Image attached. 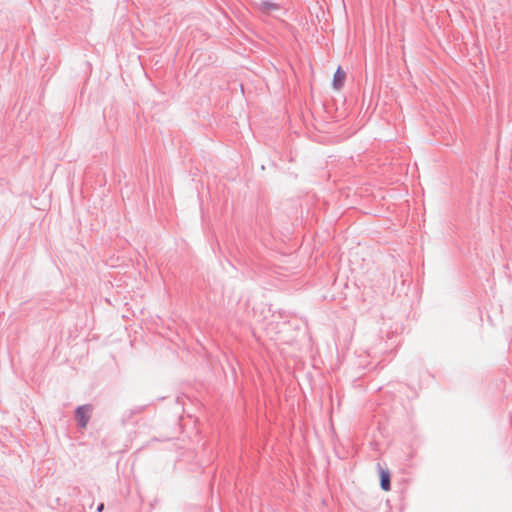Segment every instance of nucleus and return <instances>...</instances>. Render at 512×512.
I'll return each mask as SVG.
<instances>
[{
    "label": "nucleus",
    "instance_id": "obj_1",
    "mask_svg": "<svg viewBox=\"0 0 512 512\" xmlns=\"http://www.w3.org/2000/svg\"><path fill=\"white\" fill-rule=\"evenodd\" d=\"M91 413H92L91 405H84V406L79 407L76 410V418L82 428H85L87 426V423L90 419Z\"/></svg>",
    "mask_w": 512,
    "mask_h": 512
},
{
    "label": "nucleus",
    "instance_id": "obj_5",
    "mask_svg": "<svg viewBox=\"0 0 512 512\" xmlns=\"http://www.w3.org/2000/svg\"><path fill=\"white\" fill-rule=\"evenodd\" d=\"M276 9V6L274 4H268L267 9Z\"/></svg>",
    "mask_w": 512,
    "mask_h": 512
},
{
    "label": "nucleus",
    "instance_id": "obj_2",
    "mask_svg": "<svg viewBox=\"0 0 512 512\" xmlns=\"http://www.w3.org/2000/svg\"><path fill=\"white\" fill-rule=\"evenodd\" d=\"M345 79H346L345 72L342 70L341 67H338L333 76V81H332L333 88L335 90H340L344 85Z\"/></svg>",
    "mask_w": 512,
    "mask_h": 512
},
{
    "label": "nucleus",
    "instance_id": "obj_4",
    "mask_svg": "<svg viewBox=\"0 0 512 512\" xmlns=\"http://www.w3.org/2000/svg\"><path fill=\"white\" fill-rule=\"evenodd\" d=\"M103 509H104V504H103V503H101V504L97 507V511H98V512H102V511H103Z\"/></svg>",
    "mask_w": 512,
    "mask_h": 512
},
{
    "label": "nucleus",
    "instance_id": "obj_3",
    "mask_svg": "<svg viewBox=\"0 0 512 512\" xmlns=\"http://www.w3.org/2000/svg\"><path fill=\"white\" fill-rule=\"evenodd\" d=\"M380 485L384 491L390 490V473L388 470H380Z\"/></svg>",
    "mask_w": 512,
    "mask_h": 512
}]
</instances>
